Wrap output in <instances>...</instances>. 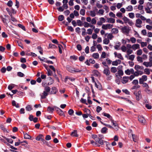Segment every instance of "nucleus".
Returning <instances> with one entry per match:
<instances>
[{
  "label": "nucleus",
  "mask_w": 152,
  "mask_h": 152,
  "mask_svg": "<svg viewBox=\"0 0 152 152\" xmlns=\"http://www.w3.org/2000/svg\"><path fill=\"white\" fill-rule=\"evenodd\" d=\"M50 88L49 87H45L44 88V91L42 94L41 95V98L42 99L45 98L48 95V93L50 92Z\"/></svg>",
  "instance_id": "f257e3e1"
},
{
  "label": "nucleus",
  "mask_w": 152,
  "mask_h": 152,
  "mask_svg": "<svg viewBox=\"0 0 152 152\" xmlns=\"http://www.w3.org/2000/svg\"><path fill=\"white\" fill-rule=\"evenodd\" d=\"M67 69L69 72L72 73L78 72H81V70L78 69H75L70 66H68L66 67Z\"/></svg>",
  "instance_id": "f03ea898"
},
{
  "label": "nucleus",
  "mask_w": 152,
  "mask_h": 152,
  "mask_svg": "<svg viewBox=\"0 0 152 152\" xmlns=\"http://www.w3.org/2000/svg\"><path fill=\"white\" fill-rule=\"evenodd\" d=\"M134 94L136 96V100L139 101L142 98L141 91L140 90L139 91L137 92H134Z\"/></svg>",
  "instance_id": "7ed1b4c3"
},
{
  "label": "nucleus",
  "mask_w": 152,
  "mask_h": 152,
  "mask_svg": "<svg viewBox=\"0 0 152 152\" xmlns=\"http://www.w3.org/2000/svg\"><path fill=\"white\" fill-rule=\"evenodd\" d=\"M113 26V25L110 24H103L102 26V28L104 30H107V29L111 28Z\"/></svg>",
  "instance_id": "20e7f679"
},
{
  "label": "nucleus",
  "mask_w": 152,
  "mask_h": 152,
  "mask_svg": "<svg viewBox=\"0 0 152 152\" xmlns=\"http://www.w3.org/2000/svg\"><path fill=\"white\" fill-rule=\"evenodd\" d=\"M147 77L146 75H143L141 78H139V83L140 84H142L144 82L147 80Z\"/></svg>",
  "instance_id": "39448f33"
},
{
  "label": "nucleus",
  "mask_w": 152,
  "mask_h": 152,
  "mask_svg": "<svg viewBox=\"0 0 152 152\" xmlns=\"http://www.w3.org/2000/svg\"><path fill=\"white\" fill-rule=\"evenodd\" d=\"M142 23V21L140 19H137L136 20L135 26L137 28H141L142 27L141 24Z\"/></svg>",
  "instance_id": "423d86ee"
},
{
  "label": "nucleus",
  "mask_w": 152,
  "mask_h": 152,
  "mask_svg": "<svg viewBox=\"0 0 152 152\" xmlns=\"http://www.w3.org/2000/svg\"><path fill=\"white\" fill-rule=\"evenodd\" d=\"M121 30L123 33L128 34L129 33L130 30L129 27L124 26L122 28Z\"/></svg>",
  "instance_id": "0eeeda50"
},
{
  "label": "nucleus",
  "mask_w": 152,
  "mask_h": 152,
  "mask_svg": "<svg viewBox=\"0 0 152 152\" xmlns=\"http://www.w3.org/2000/svg\"><path fill=\"white\" fill-rule=\"evenodd\" d=\"M129 134H131L133 141L134 142H136L137 141V136L132 133V131L131 130H129ZM129 135L131 136V134H129Z\"/></svg>",
  "instance_id": "6e6552de"
},
{
  "label": "nucleus",
  "mask_w": 152,
  "mask_h": 152,
  "mask_svg": "<svg viewBox=\"0 0 152 152\" xmlns=\"http://www.w3.org/2000/svg\"><path fill=\"white\" fill-rule=\"evenodd\" d=\"M114 55L115 57H117L118 58L122 60H124V58L121 53H118L117 52H115L114 53Z\"/></svg>",
  "instance_id": "1a4fd4ad"
},
{
  "label": "nucleus",
  "mask_w": 152,
  "mask_h": 152,
  "mask_svg": "<svg viewBox=\"0 0 152 152\" xmlns=\"http://www.w3.org/2000/svg\"><path fill=\"white\" fill-rule=\"evenodd\" d=\"M135 77H137L139 75H141L143 74V72L140 70H136V71L133 73Z\"/></svg>",
  "instance_id": "9d476101"
},
{
  "label": "nucleus",
  "mask_w": 152,
  "mask_h": 152,
  "mask_svg": "<svg viewBox=\"0 0 152 152\" xmlns=\"http://www.w3.org/2000/svg\"><path fill=\"white\" fill-rule=\"evenodd\" d=\"M138 118V120L140 123L143 124L145 123L146 121L143 117L140 115H139Z\"/></svg>",
  "instance_id": "9b49d317"
},
{
  "label": "nucleus",
  "mask_w": 152,
  "mask_h": 152,
  "mask_svg": "<svg viewBox=\"0 0 152 152\" xmlns=\"http://www.w3.org/2000/svg\"><path fill=\"white\" fill-rule=\"evenodd\" d=\"M125 73L127 75H129L131 73L133 74L134 73V70L133 69H128L125 71Z\"/></svg>",
  "instance_id": "f8f14e48"
},
{
  "label": "nucleus",
  "mask_w": 152,
  "mask_h": 152,
  "mask_svg": "<svg viewBox=\"0 0 152 152\" xmlns=\"http://www.w3.org/2000/svg\"><path fill=\"white\" fill-rule=\"evenodd\" d=\"M143 64L146 67H151L152 66V62L144 61L143 63Z\"/></svg>",
  "instance_id": "ddd939ff"
},
{
  "label": "nucleus",
  "mask_w": 152,
  "mask_h": 152,
  "mask_svg": "<svg viewBox=\"0 0 152 152\" xmlns=\"http://www.w3.org/2000/svg\"><path fill=\"white\" fill-rule=\"evenodd\" d=\"M125 57L127 59L130 60L132 61L134 60L135 56L134 55H125Z\"/></svg>",
  "instance_id": "4468645a"
},
{
  "label": "nucleus",
  "mask_w": 152,
  "mask_h": 152,
  "mask_svg": "<svg viewBox=\"0 0 152 152\" xmlns=\"http://www.w3.org/2000/svg\"><path fill=\"white\" fill-rule=\"evenodd\" d=\"M44 138V136L42 134H40L35 138L36 140L37 141H42Z\"/></svg>",
  "instance_id": "2eb2a0df"
},
{
  "label": "nucleus",
  "mask_w": 152,
  "mask_h": 152,
  "mask_svg": "<svg viewBox=\"0 0 152 152\" xmlns=\"http://www.w3.org/2000/svg\"><path fill=\"white\" fill-rule=\"evenodd\" d=\"M129 79V77H124L122 80V82L124 83H126L128 82Z\"/></svg>",
  "instance_id": "dca6fc26"
},
{
  "label": "nucleus",
  "mask_w": 152,
  "mask_h": 152,
  "mask_svg": "<svg viewBox=\"0 0 152 152\" xmlns=\"http://www.w3.org/2000/svg\"><path fill=\"white\" fill-rule=\"evenodd\" d=\"M140 48V45L139 44H134L132 45V49L135 50L137 49H139Z\"/></svg>",
  "instance_id": "f3484780"
},
{
  "label": "nucleus",
  "mask_w": 152,
  "mask_h": 152,
  "mask_svg": "<svg viewBox=\"0 0 152 152\" xmlns=\"http://www.w3.org/2000/svg\"><path fill=\"white\" fill-rule=\"evenodd\" d=\"M107 22L112 23H115V19L113 18H107Z\"/></svg>",
  "instance_id": "a211bd4d"
},
{
  "label": "nucleus",
  "mask_w": 152,
  "mask_h": 152,
  "mask_svg": "<svg viewBox=\"0 0 152 152\" xmlns=\"http://www.w3.org/2000/svg\"><path fill=\"white\" fill-rule=\"evenodd\" d=\"M134 69L136 70H142L143 69V67L142 66H140L139 65H135L134 66Z\"/></svg>",
  "instance_id": "6ab92c4d"
},
{
  "label": "nucleus",
  "mask_w": 152,
  "mask_h": 152,
  "mask_svg": "<svg viewBox=\"0 0 152 152\" xmlns=\"http://www.w3.org/2000/svg\"><path fill=\"white\" fill-rule=\"evenodd\" d=\"M55 110H56L58 112V113L59 115H62L64 114L63 112L59 108L57 107H55Z\"/></svg>",
  "instance_id": "aec40b11"
},
{
  "label": "nucleus",
  "mask_w": 152,
  "mask_h": 152,
  "mask_svg": "<svg viewBox=\"0 0 152 152\" xmlns=\"http://www.w3.org/2000/svg\"><path fill=\"white\" fill-rule=\"evenodd\" d=\"M71 135L72 137H78V135L77 133V131L76 130H74V131L71 133Z\"/></svg>",
  "instance_id": "412c9836"
},
{
  "label": "nucleus",
  "mask_w": 152,
  "mask_h": 152,
  "mask_svg": "<svg viewBox=\"0 0 152 152\" xmlns=\"http://www.w3.org/2000/svg\"><path fill=\"white\" fill-rule=\"evenodd\" d=\"M104 74L106 75H109L110 74V72L109 69L107 68L105 69L103 71Z\"/></svg>",
  "instance_id": "4be33fe9"
},
{
  "label": "nucleus",
  "mask_w": 152,
  "mask_h": 152,
  "mask_svg": "<svg viewBox=\"0 0 152 152\" xmlns=\"http://www.w3.org/2000/svg\"><path fill=\"white\" fill-rule=\"evenodd\" d=\"M1 18L2 19V21L4 23H7V22H9L10 21V19L8 18V20L7 18H4L1 16H0Z\"/></svg>",
  "instance_id": "5701e85b"
},
{
  "label": "nucleus",
  "mask_w": 152,
  "mask_h": 152,
  "mask_svg": "<svg viewBox=\"0 0 152 152\" xmlns=\"http://www.w3.org/2000/svg\"><path fill=\"white\" fill-rule=\"evenodd\" d=\"M127 11H131L133 10V7L132 5H129L126 8Z\"/></svg>",
  "instance_id": "b1692460"
},
{
  "label": "nucleus",
  "mask_w": 152,
  "mask_h": 152,
  "mask_svg": "<svg viewBox=\"0 0 152 152\" xmlns=\"http://www.w3.org/2000/svg\"><path fill=\"white\" fill-rule=\"evenodd\" d=\"M24 135V138L25 139H30L31 138V137L28 135L26 133H23Z\"/></svg>",
  "instance_id": "393cba45"
},
{
  "label": "nucleus",
  "mask_w": 152,
  "mask_h": 152,
  "mask_svg": "<svg viewBox=\"0 0 152 152\" xmlns=\"http://www.w3.org/2000/svg\"><path fill=\"white\" fill-rule=\"evenodd\" d=\"M54 110V108L49 107L47 109V111L49 113H52Z\"/></svg>",
  "instance_id": "a878e982"
},
{
  "label": "nucleus",
  "mask_w": 152,
  "mask_h": 152,
  "mask_svg": "<svg viewBox=\"0 0 152 152\" xmlns=\"http://www.w3.org/2000/svg\"><path fill=\"white\" fill-rule=\"evenodd\" d=\"M111 32L113 34H116L118 33V31L116 28H113L111 30Z\"/></svg>",
  "instance_id": "bb28decb"
},
{
  "label": "nucleus",
  "mask_w": 152,
  "mask_h": 152,
  "mask_svg": "<svg viewBox=\"0 0 152 152\" xmlns=\"http://www.w3.org/2000/svg\"><path fill=\"white\" fill-rule=\"evenodd\" d=\"M110 42V40L107 38H105L103 40V43L104 44L107 45Z\"/></svg>",
  "instance_id": "cd10ccee"
},
{
  "label": "nucleus",
  "mask_w": 152,
  "mask_h": 152,
  "mask_svg": "<svg viewBox=\"0 0 152 152\" xmlns=\"http://www.w3.org/2000/svg\"><path fill=\"white\" fill-rule=\"evenodd\" d=\"M57 90L55 87H53L52 88V90L51 91V93L52 94H56L57 92Z\"/></svg>",
  "instance_id": "c85d7f7f"
},
{
  "label": "nucleus",
  "mask_w": 152,
  "mask_h": 152,
  "mask_svg": "<svg viewBox=\"0 0 152 152\" xmlns=\"http://www.w3.org/2000/svg\"><path fill=\"white\" fill-rule=\"evenodd\" d=\"M12 105L15 106L17 108H19V106L18 104H16V102L14 100H13L12 102Z\"/></svg>",
  "instance_id": "c756f323"
},
{
  "label": "nucleus",
  "mask_w": 152,
  "mask_h": 152,
  "mask_svg": "<svg viewBox=\"0 0 152 152\" xmlns=\"http://www.w3.org/2000/svg\"><path fill=\"white\" fill-rule=\"evenodd\" d=\"M92 56L95 59H97L99 58V55L98 53H95L93 54Z\"/></svg>",
  "instance_id": "7c9ffc66"
},
{
  "label": "nucleus",
  "mask_w": 152,
  "mask_h": 152,
  "mask_svg": "<svg viewBox=\"0 0 152 152\" xmlns=\"http://www.w3.org/2000/svg\"><path fill=\"white\" fill-rule=\"evenodd\" d=\"M98 139L97 140V141H96V142H98L99 144L101 145H102L104 144V141L102 140L101 139H100V138L99 137L98 138Z\"/></svg>",
  "instance_id": "2f4dec72"
},
{
  "label": "nucleus",
  "mask_w": 152,
  "mask_h": 152,
  "mask_svg": "<svg viewBox=\"0 0 152 152\" xmlns=\"http://www.w3.org/2000/svg\"><path fill=\"white\" fill-rule=\"evenodd\" d=\"M114 37V36L111 33H109L108 34L107 36V38L109 39V40H112Z\"/></svg>",
  "instance_id": "473e14b6"
},
{
  "label": "nucleus",
  "mask_w": 152,
  "mask_h": 152,
  "mask_svg": "<svg viewBox=\"0 0 152 152\" xmlns=\"http://www.w3.org/2000/svg\"><path fill=\"white\" fill-rule=\"evenodd\" d=\"M26 109L28 111H30L32 109L31 106L30 105H28L26 107Z\"/></svg>",
  "instance_id": "72a5a7b5"
},
{
  "label": "nucleus",
  "mask_w": 152,
  "mask_h": 152,
  "mask_svg": "<svg viewBox=\"0 0 152 152\" xmlns=\"http://www.w3.org/2000/svg\"><path fill=\"white\" fill-rule=\"evenodd\" d=\"M122 19L124 20V23H127V22L129 20V19L127 18L125 16H124L122 18Z\"/></svg>",
  "instance_id": "f704fd0d"
},
{
  "label": "nucleus",
  "mask_w": 152,
  "mask_h": 152,
  "mask_svg": "<svg viewBox=\"0 0 152 152\" xmlns=\"http://www.w3.org/2000/svg\"><path fill=\"white\" fill-rule=\"evenodd\" d=\"M68 80H69L72 81H73L75 80V79L73 78H71L70 77H67L65 78V82H66Z\"/></svg>",
  "instance_id": "c9c22d12"
},
{
  "label": "nucleus",
  "mask_w": 152,
  "mask_h": 152,
  "mask_svg": "<svg viewBox=\"0 0 152 152\" xmlns=\"http://www.w3.org/2000/svg\"><path fill=\"white\" fill-rule=\"evenodd\" d=\"M110 71L112 72L115 73L117 71V69L115 67H113L111 68Z\"/></svg>",
  "instance_id": "e433bc0d"
},
{
  "label": "nucleus",
  "mask_w": 152,
  "mask_h": 152,
  "mask_svg": "<svg viewBox=\"0 0 152 152\" xmlns=\"http://www.w3.org/2000/svg\"><path fill=\"white\" fill-rule=\"evenodd\" d=\"M116 16L119 18H122L123 17V14L122 13L118 12L117 13Z\"/></svg>",
  "instance_id": "4c0bfd02"
},
{
  "label": "nucleus",
  "mask_w": 152,
  "mask_h": 152,
  "mask_svg": "<svg viewBox=\"0 0 152 152\" xmlns=\"http://www.w3.org/2000/svg\"><path fill=\"white\" fill-rule=\"evenodd\" d=\"M91 143L94 146H97L98 147H99L100 145H98L96 143L97 142H95L94 141L92 140H90Z\"/></svg>",
  "instance_id": "58836bf2"
},
{
  "label": "nucleus",
  "mask_w": 152,
  "mask_h": 152,
  "mask_svg": "<svg viewBox=\"0 0 152 152\" xmlns=\"http://www.w3.org/2000/svg\"><path fill=\"white\" fill-rule=\"evenodd\" d=\"M107 129L106 127L103 128L101 129V132L102 133L105 134L106 133Z\"/></svg>",
  "instance_id": "ea45409f"
},
{
  "label": "nucleus",
  "mask_w": 152,
  "mask_h": 152,
  "mask_svg": "<svg viewBox=\"0 0 152 152\" xmlns=\"http://www.w3.org/2000/svg\"><path fill=\"white\" fill-rule=\"evenodd\" d=\"M144 72L147 75H149L150 74V71L149 69L148 68H145L144 69Z\"/></svg>",
  "instance_id": "a19ab883"
},
{
  "label": "nucleus",
  "mask_w": 152,
  "mask_h": 152,
  "mask_svg": "<svg viewBox=\"0 0 152 152\" xmlns=\"http://www.w3.org/2000/svg\"><path fill=\"white\" fill-rule=\"evenodd\" d=\"M90 15L92 17H94L96 15V13L94 11H91L90 12Z\"/></svg>",
  "instance_id": "79ce46f5"
},
{
  "label": "nucleus",
  "mask_w": 152,
  "mask_h": 152,
  "mask_svg": "<svg viewBox=\"0 0 152 152\" xmlns=\"http://www.w3.org/2000/svg\"><path fill=\"white\" fill-rule=\"evenodd\" d=\"M3 137L4 138H5L6 140H7V141L9 143H12L13 142V140H12V139H9V138H6L5 137Z\"/></svg>",
  "instance_id": "37998d69"
},
{
  "label": "nucleus",
  "mask_w": 152,
  "mask_h": 152,
  "mask_svg": "<svg viewBox=\"0 0 152 152\" xmlns=\"http://www.w3.org/2000/svg\"><path fill=\"white\" fill-rule=\"evenodd\" d=\"M142 52L141 49H139L137 51V54L138 56H140L142 55Z\"/></svg>",
  "instance_id": "c03bdc74"
},
{
  "label": "nucleus",
  "mask_w": 152,
  "mask_h": 152,
  "mask_svg": "<svg viewBox=\"0 0 152 152\" xmlns=\"http://www.w3.org/2000/svg\"><path fill=\"white\" fill-rule=\"evenodd\" d=\"M137 61L140 63L143 62V58H142L140 56H138L137 57Z\"/></svg>",
  "instance_id": "a18cd8bd"
},
{
  "label": "nucleus",
  "mask_w": 152,
  "mask_h": 152,
  "mask_svg": "<svg viewBox=\"0 0 152 152\" xmlns=\"http://www.w3.org/2000/svg\"><path fill=\"white\" fill-rule=\"evenodd\" d=\"M80 14L82 15H84L85 14V10L83 9H81L80 11Z\"/></svg>",
  "instance_id": "49530a36"
},
{
  "label": "nucleus",
  "mask_w": 152,
  "mask_h": 152,
  "mask_svg": "<svg viewBox=\"0 0 152 152\" xmlns=\"http://www.w3.org/2000/svg\"><path fill=\"white\" fill-rule=\"evenodd\" d=\"M42 141L44 144H45L48 146H50L48 142H47L46 140H45L44 139V138L42 140Z\"/></svg>",
  "instance_id": "de8ad7c7"
},
{
  "label": "nucleus",
  "mask_w": 152,
  "mask_h": 152,
  "mask_svg": "<svg viewBox=\"0 0 152 152\" xmlns=\"http://www.w3.org/2000/svg\"><path fill=\"white\" fill-rule=\"evenodd\" d=\"M117 73L119 76H121L123 75L124 72L122 70H120L118 71Z\"/></svg>",
  "instance_id": "09e8293b"
},
{
  "label": "nucleus",
  "mask_w": 152,
  "mask_h": 152,
  "mask_svg": "<svg viewBox=\"0 0 152 152\" xmlns=\"http://www.w3.org/2000/svg\"><path fill=\"white\" fill-rule=\"evenodd\" d=\"M129 16L131 18H133L134 17V13L131 12L129 13Z\"/></svg>",
  "instance_id": "8fccbe9b"
},
{
  "label": "nucleus",
  "mask_w": 152,
  "mask_h": 152,
  "mask_svg": "<svg viewBox=\"0 0 152 152\" xmlns=\"http://www.w3.org/2000/svg\"><path fill=\"white\" fill-rule=\"evenodd\" d=\"M130 41L133 43H134L136 42V39L134 37H132L130 38Z\"/></svg>",
  "instance_id": "3c124183"
},
{
  "label": "nucleus",
  "mask_w": 152,
  "mask_h": 152,
  "mask_svg": "<svg viewBox=\"0 0 152 152\" xmlns=\"http://www.w3.org/2000/svg\"><path fill=\"white\" fill-rule=\"evenodd\" d=\"M90 26V24L88 23L85 22L83 23V26L85 28H88Z\"/></svg>",
  "instance_id": "603ef678"
},
{
  "label": "nucleus",
  "mask_w": 152,
  "mask_h": 152,
  "mask_svg": "<svg viewBox=\"0 0 152 152\" xmlns=\"http://www.w3.org/2000/svg\"><path fill=\"white\" fill-rule=\"evenodd\" d=\"M111 122L113 124V125L115 127V128L118 130V127L117 125V124L116 123H115L113 120L111 121Z\"/></svg>",
  "instance_id": "864d4df0"
},
{
  "label": "nucleus",
  "mask_w": 152,
  "mask_h": 152,
  "mask_svg": "<svg viewBox=\"0 0 152 152\" xmlns=\"http://www.w3.org/2000/svg\"><path fill=\"white\" fill-rule=\"evenodd\" d=\"M121 49L123 52H125L127 50V48L125 46L123 45L121 48Z\"/></svg>",
  "instance_id": "5fc2aeb1"
},
{
  "label": "nucleus",
  "mask_w": 152,
  "mask_h": 152,
  "mask_svg": "<svg viewBox=\"0 0 152 152\" xmlns=\"http://www.w3.org/2000/svg\"><path fill=\"white\" fill-rule=\"evenodd\" d=\"M64 19V17L62 15H60L58 17V20L60 21H62Z\"/></svg>",
  "instance_id": "6e6d98bb"
},
{
  "label": "nucleus",
  "mask_w": 152,
  "mask_h": 152,
  "mask_svg": "<svg viewBox=\"0 0 152 152\" xmlns=\"http://www.w3.org/2000/svg\"><path fill=\"white\" fill-rule=\"evenodd\" d=\"M102 114H103L104 116L106 117L109 118H111V116L108 113H102Z\"/></svg>",
  "instance_id": "4d7b16f0"
},
{
  "label": "nucleus",
  "mask_w": 152,
  "mask_h": 152,
  "mask_svg": "<svg viewBox=\"0 0 152 152\" xmlns=\"http://www.w3.org/2000/svg\"><path fill=\"white\" fill-rule=\"evenodd\" d=\"M92 137L95 140L96 142V141H97V140L98 139V137H97V135H96L93 134L92 135Z\"/></svg>",
  "instance_id": "13d9d810"
},
{
  "label": "nucleus",
  "mask_w": 152,
  "mask_h": 152,
  "mask_svg": "<svg viewBox=\"0 0 152 152\" xmlns=\"http://www.w3.org/2000/svg\"><path fill=\"white\" fill-rule=\"evenodd\" d=\"M93 32V30L90 28H89L87 29V34H91Z\"/></svg>",
  "instance_id": "bf43d9fd"
},
{
  "label": "nucleus",
  "mask_w": 152,
  "mask_h": 152,
  "mask_svg": "<svg viewBox=\"0 0 152 152\" xmlns=\"http://www.w3.org/2000/svg\"><path fill=\"white\" fill-rule=\"evenodd\" d=\"M132 52L133 51L132 50L130 49H128L126 51V53L127 54L126 55L128 56L130 54H131V53H132Z\"/></svg>",
  "instance_id": "052dcab7"
},
{
  "label": "nucleus",
  "mask_w": 152,
  "mask_h": 152,
  "mask_svg": "<svg viewBox=\"0 0 152 152\" xmlns=\"http://www.w3.org/2000/svg\"><path fill=\"white\" fill-rule=\"evenodd\" d=\"M15 86V85L14 84H11L9 86H8V89L11 90H12Z\"/></svg>",
  "instance_id": "680f3d73"
},
{
  "label": "nucleus",
  "mask_w": 152,
  "mask_h": 152,
  "mask_svg": "<svg viewBox=\"0 0 152 152\" xmlns=\"http://www.w3.org/2000/svg\"><path fill=\"white\" fill-rule=\"evenodd\" d=\"M147 7L150 8H152V3L151 2H148L147 4Z\"/></svg>",
  "instance_id": "e2e57ef3"
},
{
  "label": "nucleus",
  "mask_w": 152,
  "mask_h": 152,
  "mask_svg": "<svg viewBox=\"0 0 152 152\" xmlns=\"http://www.w3.org/2000/svg\"><path fill=\"white\" fill-rule=\"evenodd\" d=\"M96 48L99 51H101L102 49V48L100 44H98L97 45Z\"/></svg>",
  "instance_id": "0e129e2a"
},
{
  "label": "nucleus",
  "mask_w": 152,
  "mask_h": 152,
  "mask_svg": "<svg viewBox=\"0 0 152 152\" xmlns=\"http://www.w3.org/2000/svg\"><path fill=\"white\" fill-rule=\"evenodd\" d=\"M18 26L20 28H22L23 30L25 31H26V29L25 28V27L24 26H23L21 24H18Z\"/></svg>",
  "instance_id": "69168bd1"
},
{
  "label": "nucleus",
  "mask_w": 152,
  "mask_h": 152,
  "mask_svg": "<svg viewBox=\"0 0 152 152\" xmlns=\"http://www.w3.org/2000/svg\"><path fill=\"white\" fill-rule=\"evenodd\" d=\"M102 108L101 107L98 106L96 107V111L97 113H99L102 110Z\"/></svg>",
  "instance_id": "338daca9"
},
{
  "label": "nucleus",
  "mask_w": 152,
  "mask_h": 152,
  "mask_svg": "<svg viewBox=\"0 0 152 152\" xmlns=\"http://www.w3.org/2000/svg\"><path fill=\"white\" fill-rule=\"evenodd\" d=\"M97 35L96 34L94 33L92 36V38L94 39H96L97 37Z\"/></svg>",
  "instance_id": "774afa93"
}]
</instances>
